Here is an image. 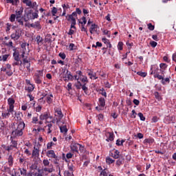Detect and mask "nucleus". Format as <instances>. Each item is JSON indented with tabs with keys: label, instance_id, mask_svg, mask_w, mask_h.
<instances>
[{
	"label": "nucleus",
	"instance_id": "1",
	"mask_svg": "<svg viewBox=\"0 0 176 176\" xmlns=\"http://www.w3.org/2000/svg\"><path fill=\"white\" fill-rule=\"evenodd\" d=\"M24 129H25V123L24 122L21 121L17 124L16 127L12 130L11 133V138H17V137H22L24 134Z\"/></svg>",
	"mask_w": 176,
	"mask_h": 176
},
{
	"label": "nucleus",
	"instance_id": "2",
	"mask_svg": "<svg viewBox=\"0 0 176 176\" xmlns=\"http://www.w3.org/2000/svg\"><path fill=\"white\" fill-rule=\"evenodd\" d=\"M13 58L12 67H17L19 65L21 67L23 65V60L20 59V52L19 51L13 52Z\"/></svg>",
	"mask_w": 176,
	"mask_h": 176
},
{
	"label": "nucleus",
	"instance_id": "3",
	"mask_svg": "<svg viewBox=\"0 0 176 176\" xmlns=\"http://www.w3.org/2000/svg\"><path fill=\"white\" fill-rule=\"evenodd\" d=\"M43 78V70H38L34 76V80L36 85H41Z\"/></svg>",
	"mask_w": 176,
	"mask_h": 176
},
{
	"label": "nucleus",
	"instance_id": "4",
	"mask_svg": "<svg viewBox=\"0 0 176 176\" xmlns=\"http://www.w3.org/2000/svg\"><path fill=\"white\" fill-rule=\"evenodd\" d=\"M155 78H157L158 80H161L162 85H167V83H170V79H171V77H167L164 78V74L163 75H155Z\"/></svg>",
	"mask_w": 176,
	"mask_h": 176
},
{
	"label": "nucleus",
	"instance_id": "5",
	"mask_svg": "<svg viewBox=\"0 0 176 176\" xmlns=\"http://www.w3.org/2000/svg\"><path fill=\"white\" fill-rule=\"evenodd\" d=\"M8 104L9 105V108L8 109V112H10L12 115L14 112V100L12 98H9L8 99Z\"/></svg>",
	"mask_w": 176,
	"mask_h": 176
},
{
	"label": "nucleus",
	"instance_id": "6",
	"mask_svg": "<svg viewBox=\"0 0 176 176\" xmlns=\"http://www.w3.org/2000/svg\"><path fill=\"white\" fill-rule=\"evenodd\" d=\"M22 65L26 68L28 72H31V63L27 58H25L22 60Z\"/></svg>",
	"mask_w": 176,
	"mask_h": 176
},
{
	"label": "nucleus",
	"instance_id": "7",
	"mask_svg": "<svg viewBox=\"0 0 176 176\" xmlns=\"http://www.w3.org/2000/svg\"><path fill=\"white\" fill-rule=\"evenodd\" d=\"M79 143H72L70 145L71 151L73 153H79Z\"/></svg>",
	"mask_w": 176,
	"mask_h": 176
},
{
	"label": "nucleus",
	"instance_id": "8",
	"mask_svg": "<svg viewBox=\"0 0 176 176\" xmlns=\"http://www.w3.org/2000/svg\"><path fill=\"white\" fill-rule=\"evenodd\" d=\"M20 36H21V30L20 29L16 30L14 33L11 34V38L14 39V41H18Z\"/></svg>",
	"mask_w": 176,
	"mask_h": 176
},
{
	"label": "nucleus",
	"instance_id": "9",
	"mask_svg": "<svg viewBox=\"0 0 176 176\" xmlns=\"http://www.w3.org/2000/svg\"><path fill=\"white\" fill-rule=\"evenodd\" d=\"M23 16L25 23L30 21V20H32V10L25 12Z\"/></svg>",
	"mask_w": 176,
	"mask_h": 176
},
{
	"label": "nucleus",
	"instance_id": "10",
	"mask_svg": "<svg viewBox=\"0 0 176 176\" xmlns=\"http://www.w3.org/2000/svg\"><path fill=\"white\" fill-rule=\"evenodd\" d=\"M5 46H7L8 49H12L13 52H18L16 47L13 45V41H10L9 42L4 43Z\"/></svg>",
	"mask_w": 176,
	"mask_h": 176
},
{
	"label": "nucleus",
	"instance_id": "11",
	"mask_svg": "<svg viewBox=\"0 0 176 176\" xmlns=\"http://www.w3.org/2000/svg\"><path fill=\"white\" fill-rule=\"evenodd\" d=\"M30 27L32 28H35L36 30H41L42 25H41V19L39 21H37L33 23L30 24Z\"/></svg>",
	"mask_w": 176,
	"mask_h": 176
},
{
	"label": "nucleus",
	"instance_id": "12",
	"mask_svg": "<svg viewBox=\"0 0 176 176\" xmlns=\"http://www.w3.org/2000/svg\"><path fill=\"white\" fill-rule=\"evenodd\" d=\"M24 12V8L21 7L15 11L16 19H19V17H23V12Z\"/></svg>",
	"mask_w": 176,
	"mask_h": 176
},
{
	"label": "nucleus",
	"instance_id": "13",
	"mask_svg": "<svg viewBox=\"0 0 176 176\" xmlns=\"http://www.w3.org/2000/svg\"><path fill=\"white\" fill-rule=\"evenodd\" d=\"M46 156L47 157H50L52 159H56L57 155H56V153L53 150H49L46 153Z\"/></svg>",
	"mask_w": 176,
	"mask_h": 176
},
{
	"label": "nucleus",
	"instance_id": "14",
	"mask_svg": "<svg viewBox=\"0 0 176 176\" xmlns=\"http://www.w3.org/2000/svg\"><path fill=\"white\" fill-rule=\"evenodd\" d=\"M32 157H34V159H36V157H39V148H36V146L34 147L32 153Z\"/></svg>",
	"mask_w": 176,
	"mask_h": 176
},
{
	"label": "nucleus",
	"instance_id": "15",
	"mask_svg": "<svg viewBox=\"0 0 176 176\" xmlns=\"http://www.w3.org/2000/svg\"><path fill=\"white\" fill-rule=\"evenodd\" d=\"M55 116L58 117V120H61L63 118H64V115L63 114V111H61V109H58L55 111Z\"/></svg>",
	"mask_w": 176,
	"mask_h": 176
},
{
	"label": "nucleus",
	"instance_id": "16",
	"mask_svg": "<svg viewBox=\"0 0 176 176\" xmlns=\"http://www.w3.org/2000/svg\"><path fill=\"white\" fill-rule=\"evenodd\" d=\"M49 118H52L47 113H44L39 116L40 120H47V119H49Z\"/></svg>",
	"mask_w": 176,
	"mask_h": 176
},
{
	"label": "nucleus",
	"instance_id": "17",
	"mask_svg": "<svg viewBox=\"0 0 176 176\" xmlns=\"http://www.w3.org/2000/svg\"><path fill=\"white\" fill-rule=\"evenodd\" d=\"M10 113H12L7 110V111H3L1 116H2L3 119H9V118L10 116Z\"/></svg>",
	"mask_w": 176,
	"mask_h": 176
},
{
	"label": "nucleus",
	"instance_id": "18",
	"mask_svg": "<svg viewBox=\"0 0 176 176\" xmlns=\"http://www.w3.org/2000/svg\"><path fill=\"white\" fill-rule=\"evenodd\" d=\"M153 142H155V139L152 138H146L143 141V144H149L151 145L153 144Z\"/></svg>",
	"mask_w": 176,
	"mask_h": 176
},
{
	"label": "nucleus",
	"instance_id": "19",
	"mask_svg": "<svg viewBox=\"0 0 176 176\" xmlns=\"http://www.w3.org/2000/svg\"><path fill=\"white\" fill-rule=\"evenodd\" d=\"M111 156L112 157H113V159H119V157H120V151L118 150H116L114 151V153H111Z\"/></svg>",
	"mask_w": 176,
	"mask_h": 176
},
{
	"label": "nucleus",
	"instance_id": "20",
	"mask_svg": "<svg viewBox=\"0 0 176 176\" xmlns=\"http://www.w3.org/2000/svg\"><path fill=\"white\" fill-rule=\"evenodd\" d=\"M65 71H66V74H65V78H67V79H69V80H72V79H74V76H73L72 74H71V72H69L68 69H65L64 72H65Z\"/></svg>",
	"mask_w": 176,
	"mask_h": 176
},
{
	"label": "nucleus",
	"instance_id": "21",
	"mask_svg": "<svg viewBox=\"0 0 176 176\" xmlns=\"http://www.w3.org/2000/svg\"><path fill=\"white\" fill-rule=\"evenodd\" d=\"M39 11L36 10L35 12H32V20H35V19H38L39 17Z\"/></svg>",
	"mask_w": 176,
	"mask_h": 176
},
{
	"label": "nucleus",
	"instance_id": "22",
	"mask_svg": "<svg viewBox=\"0 0 176 176\" xmlns=\"http://www.w3.org/2000/svg\"><path fill=\"white\" fill-rule=\"evenodd\" d=\"M16 20L17 23H19V25H21V27H23L24 25V18H23V16L16 18Z\"/></svg>",
	"mask_w": 176,
	"mask_h": 176
},
{
	"label": "nucleus",
	"instance_id": "23",
	"mask_svg": "<svg viewBox=\"0 0 176 176\" xmlns=\"http://www.w3.org/2000/svg\"><path fill=\"white\" fill-rule=\"evenodd\" d=\"M45 123H48L45 127H47V134H50L52 133V127H53V124H52V122H49L47 121L45 122Z\"/></svg>",
	"mask_w": 176,
	"mask_h": 176
},
{
	"label": "nucleus",
	"instance_id": "24",
	"mask_svg": "<svg viewBox=\"0 0 176 176\" xmlns=\"http://www.w3.org/2000/svg\"><path fill=\"white\" fill-rule=\"evenodd\" d=\"M46 100L47 104H52L53 102V94H50L46 96Z\"/></svg>",
	"mask_w": 176,
	"mask_h": 176
},
{
	"label": "nucleus",
	"instance_id": "25",
	"mask_svg": "<svg viewBox=\"0 0 176 176\" xmlns=\"http://www.w3.org/2000/svg\"><path fill=\"white\" fill-rule=\"evenodd\" d=\"M118 159V160L116 161V165L119 166H121V164H123L124 157H123V156H121V157H119Z\"/></svg>",
	"mask_w": 176,
	"mask_h": 176
},
{
	"label": "nucleus",
	"instance_id": "26",
	"mask_svg": "<svg viewBox=\"0 0 176 176\" xmlns=\"http://www.w3.org/2000/svg\"><path fill=\"white\" fill-rule=\"evenodd\" d=\"M88 75L90 76V79H98V77L96 76V72L90 71L88 73Z\"/></svg>",
	"mask_w": 176,
	"mask_h": 176
},
{
	"label": "nucleus",
	"instance_id": "27",
	"mask_svg": "<svg viewBox=\"0 0 176 176\" xmlns=\"http://www.w3.org/2000/svg\"><path fill=\"white\" fill-rule=\"evenodd\" d=\"M10 56V54H6L0 56V61H7L8 58Z\"/></svg>",
	"mask_w": 176,
	"mask_h": 176
},
{
	"label": "nucleus",
	"instance_id": "28",
	"mask_svg": "<svg viewBox=\"0 0 176 176\" xmlns=\"http://www.w3.org/2000/svg\"><path fill=\"white\" fill-rule=\"evenodd\" d=\"M99 105L102 107H105V99L104 98H100L98 99Z\"/></svg>",
	"mask_w": 176,
	"mask_h": 176
},
{
	"label": "nucleus",
	"instance_id": "29",
	"mask_svg": "<svg viewBox=\"0 0 176 176\" xmlns=\"http://www.w3.org/2000/svg\"><path fill=\"white\" fill-rule=\"evenodd\" d=\"M98 27V25H97L96 23H93L91 25V28L89 29L90 34H93V32H94V31H96V28H97Z\"/></svg>",
	"mask_w": 176,
	"mask_h": 176
},
{
	"label": "nucleus",
	"instance_id": "30",
	"mask_svg": "<svg viewBox=\"0 0 176 176\" xmlns=\"http://www.w3.org/2000/svg\"><path fill=\"white\" fill-rule=\"evenodd\" d=\"M154 96L156 100H157L158 101H162L163 100V98H162V96L157 91L154 92Z\"/></svg>",
	"mask_w": 176,
	"mask_h": 176
},
{
	"label": "nucleus",
	"instance_id": "31",
	"mask_svg": "<svg viewBox=\"0 0 176 176\" xmlns=\"http://www.w3.org/2000/svg\"><path fill=\"white\" fill-rule=\"evenodd\" d=\"M8 165L10 166V167H12V166H13V156L12 155H10L8 156Z\"/></svg>",
	"mask_w": 176,
	"mask_h": 176
},
{
	"label": "nucleus",
	"instance_id": "32",
	"mask_svg": "<svg viewBox=\"0 0 176 176\" xmlns=\"http://www.w3.org/2000/svg\"><path fill=\"white\" fill-rule=\"evenodd\" d=\"M34 89H35V85L30 84V85H29L28 88L25 89V90H28L29 93H31L34 91Z\"/></svg>",
	"mask_w": 176,
	"mask_h": 176
},
{
	"label": "nucleus",
	"instance_id": "33",
	"mask_svg": "<svg viewBox=\"0 0 176 176\" xmlns=\"http://www.w3.org/2000/svg\"><path fill=\"white\" fill-rule=\"evenodd\" d=\"M60 133H66L68 132V129H67V126L63 125L60 126Z\"/></svg>",
	"mask_w": 176,
	"mask_h": 176
},
{
	"label": "nucleus",
	"instance_id": "34",
	"mask_svg": "<svg viewBox=\"0 0 176 176\" xmlns=\"http://www.w3.org/2000/svg\"><path fill=\"white\" fill-rule=\"evenodd\" d=\"M81 89L83 90L84 93L85 94H89V88L86 87V83L83 84L82 86L81 87Z\"/></svg>",
	"mask_w": 176,
	"mask_h": 176
},
{
	"label": "nucleus",
	"instance_id": "35",
	"mask_svg": "<svg viewBox=\"0 0 176 176\" xmlns=\"http://www.w3.org/2000/svg\"><path fill=\"white\" fill-rule=\"evenodd\" d=\"M21 49L22 52H27V47L28 49L29 44H27L26 43H23L21 44Z\"/></svg>",
	"mask_w": 176,
	"mask_h": 176
},
{
	"label": "nucleus",
	"instance_id": "36",
	"mask_svg": "<svg viewBox=\"0 0 176 176\" xmlns=\"http://www.w3.org/2000/svg\"><path fill=\"white\" fill-rule=\"evenodd\" d=\"M50 166H52V168H47V167H45V168H43V171H45V172H47V173H52V171H54V169L53 168V165H50Z\"/></svg>",
	"mask_w": 176,
	"mask_h": 176
},
{
	"label": "nucleus",
	"instance_id": "37",
	"mask_svg": "<svg viewBox=\"0 0 176 176\" xmlns=\"http://www.w3.org/2000/svg\"><path fill=\"white\" fill-rule=\"evenodd\" d=\"M99 94L103 96L105 98H107V91H105V89L104 88H101L99 89Z\"/></svg>",
	"mask_w": 176,
	"mask_h": 176
},
{
	"label": "nucleus",
	"instance_id": "38",
	"mask_svg": "<svg viewBox=\"0 0 176 176\" xmlns=\"http://www.w3.org/2000/svg\"><path fill=\"white\" fill-rule=\"evenodd\" d=\"M19 170L20 171L21 175L27 176V169L19 168Z\"/></svg>",
	"mask_w": 176,
	"mask_h": 176
},
{
	"label": "nucleus",
	"instance_id": "39",
	"mask_svg": "<svg viewBox=\"0 0 176 176\" xmlns=\"http://www.w3.org/2000/svg\"><path fill=\"white\" fill-rule=\"evenodd\" d=\"M137 75L141 76L142 78H146V76L148 75V73L144 72H138Z\"/></svg>",
	"mask_w": 176,
	"mask_h": 176
},
{
	"label": "nucleus",
	"instance_id": "40",
	"mask_svg": "<svg viewBox=\"0 0 176 176\" xmlns=\"http://www.w3.org/2000/svg\"><path fill=\"white\" fill-rule=\"evenodd\" d=\"M106 163H107V164H112L113 163H115V160L109 157H107L106 158Z\"/></svg>",
	"mask_w": 176,
	"mask_h": 176
},
{
	"label": "nucleus",
	"instance_id": "41",
	"mask_svg": "<svg viewBox=\"0 0 176 176\" xmlns=\"http://www.w3.org/2000/svg\"><path fill=\"white\" fill-rule=\"evenodd\" d=\"M113 137L114 135L112 133H109V137L106 140V141H107V142H109V141H113Z\"/></svg>",
	"mask_w": 176,
	"mask_h": 176
},
{
	"label": "nucleus",
	"instance_id": "42",
	"mask_svg": "<svg viewBox=\"0 0 176 176\" xmlns=\"http://www.w3.org/2000/svg\"><path fill=\"white\" fill-rule=\"evenodd\" d=\"M43 164L44 167H49V166H50V162L49 161V160H43Z\"/></svg>",
	"mask_w": 176,
	"mask_h": 176
},
{
	"label": "nucleus",
	"instance_id": "43",
	"mask_svg": "<svg viewBox=\"0 0 176 176\" xmlns=\"http://www.w3.org/2000/svg\"><path fill=\"white\" fill-rule=\"evenodd\" d=\"M68 170L70 171V173H74V171H75V166L74 164H68Z\"/></svg>",
	"mask_w": 176,
	"mask_h": 176
},
{
	"label": "nucleus",
	"instance_id": "44",
	"mask_svg": "<svg viewBox=\"0 0 176 176\" xmlns=\"http://www.w3.org/2000/svg\"><path fill=\"white\" fill-rule=\"evenodd\" d=\"M102 42H104L106 45H109V47H112V45H111V43H109V40H108L107 38L104 37L102 38Z\"/></svg>",
	"mask_w": 176,
	"mask_h": 176
},
{
	"label": "nucleus",
	"instance_id": "45",
	"mask_svg": "<svg viewBox=\"0 0 176 176\" xmlns=\"http://www.w3.org/2000/svg\"><path fill=\"white\" fill-rule=\"evenodd\" d=\"M68 20H71L72 24H76V19L72 15H69Z\"/></svg>",
	"mask_w": 176,
	"mask_h": 176
},
{
	"label": "nucleus",
	"instance_id": "46",
	"mask_svg": "<svg viewBox=\"0 0 176 176\" xmlns=\"http://www.w3.org/2000/svg\"><path fill=\"white\" fill-rule=\"evenodd\" d=\"M23 2L26 5V6H32V2L31 0H23Z\"/></svg>",
	"mask_w": 176,
	"mask_h": 176
},
{
	"label": "nucleus",
	"instance_id": "47",
	"mask_svg": "<svg viewBox=\"0 0 176 176\" xmlns=\"http://www.w3.org/2000/svg\"><path fill=\"white\" fill-rule=\"evenodd\" d=\"M56 144L53 142H50L47 144V149H52V146H54Z\"/></svg>",
	"mask_w": 176,
	"mask_h": 176
},
{
	"label": "nucleus",
	"instance_id": "48",
	"mask_svg": "<svg viewBox=\"0 0 176 176\" xmlns=\"http://www.w3.org/2000/svg\"><path fill=\"white\" fill-rule=\"evenodd\" d=\"M36 41L38 45H40V43H42V41H43V39L42 38V37L38 35L36 38Z\"/></svg>",
	"mask_w": 176,
	"mask_h": 176
},
{
	"label": "nucleus",
	"instance_id": "49",
	"mask_svg": "<svg viewBox=\"0 0 176 176\" xmlns=\"http://www.w3.org/2000/svg\"><path fill=\"white\" fill-rule=\"evenodd\" d=\"M80 80H81V82H82V83H84V85H85H85H86L87 83H89V80L87 79V76L82 77V78H80Z\"/></svg>",
	"mask_w": 176,
	"mask_h": 176
},
{
	"label": "nucleus",
	"instance_id": "50",
	"mask_svg": "<svg viewBox=\"0 0 176 176\" xmlns=\"http://www.w3.org/2000/svg\"><path fill=\"white\" fill-rule=\"evenodd\" d=\"M19 0H7V3H12V5H17Z\"/></svg>",
	"mask_w": 176,
	"mask_h": 176
},
{
	"label": "nucleus",
	"instance_id": "51",
	"mask_svg": "<svg viewBox=\"0 0 176 176\" xmlns=\"http://www.w3.org/2000/svg\"><path fill=\"white\" fill-rule=\"evenodd\" d=\"M10 21L11 23H14V21H16V14H12L10 17Z\"/></svg>",
	"mask_w": 176,
	"mask_h": 176
},
{
	"label": "nucleus",
	"instance_id": "52",
	"mask_svg": "<svg viewBox=\"0 0 176 176\" xmlns=\"http://www.w3.org/2000/svg\"><path fill=\"white\" fill-rule=\"evenodd\" d=\"M78 151H80L81 153H85V146H83L82 144H80L78 147Z\"/></svg>",
	"mask_w": 176,
	"mask_h": 176
},
{
	"label": "nucleus",
	"instance_id": "53",
	"mask_svg": "<svg viewBox=\"0 0 176 176\" xmlns=\"http://www.w3.org/2000/svg\"><path fill=\"white\" fill-rule=\"evenodd\" d=\"M64 175L65 176H74V173L70 172L69 170H65Z\"/></svg>",
	"mask_w": 176,
	"mask_h": 176
},
{
	"label": "nucleus",
	"instance_id": "54",
	"mask_svg": "<svg viewBox=\"0 0 176 176\" xmlns=\"http://www.w3.org/2000/svg\"><path fill=\"white\" fill-rule=\"evenodd\" d=\"M11 28H12V23H6V32H9Z\"/></svg>",
	"mask_w": 176,
	"mask_h": 176
},
{
	"label": "nucleus",
	"instance_id": "55",
	"mask_svg": "<svg viewBox=\"0 0 176 176\" xmlns=\"http://www.w3.org/2000/svg\"><path fill=\"white\" fill-rule=\"evenodd\" d=\"M104 35H107L108 38H111V31L105 30L103 31Z\"/></svg>",
	"mask_w": 176,
	"mask_h": 176
},
{
	"label": "nucleus",
	"instance_id": "56",
	"mask_svg": "<svg viewBox=\"0 0 176 176\" xmlns=\"http://www.w3.org/2000/svg\"><path fill=\"white\" fill-rule=\"evenodd\" d=\"M138 116L140 118V120L142 122H145V117L144 116V114L142 113H138Z\"/></svg>",
	"mask_w": 176,
	"mask_h": 176
},
{
	"label": "nucleus",
	"instance_id": "57",
	"mask_svg": "<svg viewBox=\"0 0 176 176\" xmlns=\"http://www.w3.org/2000/svg\"><path fill=\"white\" fill-rule=\"evenodd\" d=\"M147 27L150 31H153L155 30V25H152V23L147 24Z\"/></svg>",
	"mask_w": 176,
	"mask_h": 176
},
{
	"label": "nucleus",
	"instance_id": "58",
	"mask_svg": "<svg viewBox=\"0 0 176 176\" xmlns=\"http://www.w3.org/2000/svg\"><path fill=\"white\" fill-rule=\"evenodd\" d=\"M87 23V20H86V17L83 16L81 19V21H80V23L85 25Z\"/></svg>",
	"mask_w": 176,
	"mask_h": 176
},
{
	"label": "nucleus",
	"instance_id": "59",
	"mask_svg": "<svg viewBox=\"0 0 176 176\" xmlns=\"http://www.w3.org/2000/svg\"><path fill=\"white\" fill-rule=\"evenodd\" d=\"M118 50H123V42H119L118 44Z\"/></svg>",
	"mask_w": 176,
	"mask_h": 176
},
{
	"label": "nucleus",
	"instance_id": "60",
	"mask_svg": "<svg viewBox=\"0 0 176 176\" xmlns=\"http://www.w3.org/2000/svg\"><path fill=\"white\" fill-rule=\"evenodd\" d=\"M59 57H60V58H62V60H65V58L67 57V55H65V53L63 52H60L58 54Z\"/></svg>",
	"mask_w": 176,
	"mask_h": 176
},
{
	"label": "nucleus",
	"instance_id": "61",
	"mask_svg": "<svg viewBox=\"0 0 176 176\" xmlns=\"http://www.w3.org/2000/svg\"><path fill=\"white\" fill-rule=\"evenodd\" d=\"M13 170H14V173L10 174L11 176H21V175H20V172L16 170V169H14V168Z\"/></svg>",
	"mask_w": 176,
	"mask_h": 176
},
{
	"label": "nucleus",
	"instance_id": "62",
	"mask_svg": "<svg viewBox=\"0 0 176 176\" xmlns=\"http://www.w3.org/2000/svg\"><path fill=\"white\" fill-rule=\"evenodd\" d=\"M11 145H12L13 146H14L16 148H17V141H16V140H11Z\"/></svg>",
	"mask_w": 176,
	"mask_h": 176
},
{
	"label": "nucleus",
	"instance_id": "63",
	"mask_svg": "<svg viewBox=\"0 0 176 176\" xmlns=\"http://www.w3.org/2000/svg\"><path fill=\"white\" fill-rule=\"evenodd\" d=\"M160 67L162 69H166V68H167V64L160 63Z\"/></svg>",
	"mask_w": 176,
	"mask_h": 176
},
{
	"label": "nucleus",
	"instance_id": "64",
	"mask_svg": "<svg viewBox=\"0 0 176 176\" xmlns=\"http://www.w3.org/2000/svg\"><path fill=\"white\" fill-rule=\"evenodd\" d=\"M52 16H56V14L57 13V8L56 7L52 8Z\"/></svg>",
	"mask_w": 176,
	"mask_h": 176
}]
</instances>
